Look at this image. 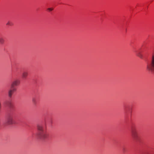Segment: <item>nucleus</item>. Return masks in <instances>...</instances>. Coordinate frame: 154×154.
I'll return each instance as SVG.
<instances>
[{"label": "nucleus", "mask_w": 154, "mask_h": 154, "mask_svg": "<svg viewBox=\"0 0 154 154\" xmlns=\"http://www.w3.org/2000/svg\"><path fill=\"white\" fill-rule=\"evenodd\" d=\"M38 131L36 135L37 137L40 139L45 140L48 139L49 138V134L46 131H44L43 127L41 125H38L37 126Z\"/></svg>", "instance_id": "nucleus-1"}, {"label": "nucleus", "mask_w": 154, "mask_h": 154, "mask_svg": "<svg viewBox=\"0 0 154 154\" xmlns=\"http://www.w3.org/2000/svg\"><path fill=\"white\" fill-rule=\"evenodd\" d=\"M20 83V81L19 80H16L14 81L12 83L10 90L9 91V96L11 97L14 92L16 91V88L14 86H17Z\"/></svg>", "instance_id": "nucleus-2"}, {"label": "nucleus", "mask_w": 154, "mask_h": 154, "mask_svg": "<svg viewBox=\"0 0 154 154\" xmlns=\"http://www.w3.org/2000/svg\"><path fill=\"white\" fill-rule=\"evenodd\" d=\"M146 70L154 74V54L152 55L151 62L147 64Z\"/></svg>", "instance_id": "nucleus-3"}, {"label": "nucleus", "mask_w": 154, "mask_h": 154, "mask_svg": "<svg viewBox=\"0 0 154 154\" xmlns=\"http://www.w3.org/2000/svg\"><path fill=\"white\" fill-rule=\"evenodd\" d=\"M15 122L13 116H11L8 118L6 122V125H11L15 124Z\"/></svg>", "instance_id": "nucleus-4"}, {"label": "nucleus", "mask_w": 154, "mask_h": 154, "mask_svg": "<svg viewBox=\"0 0 154 154\" xmlns=\"http://www.w3.org/2000/svg\"><path fill=\"white\" fill-rule=\"evenodd\" d=\"M131 131L133 137L135 140H137L138 136L135 127L134 126L132 127L131 128Z\"/></svg>", "instance_id": "nucleus-5"}, {"label": "nucleus", "mask_w": 154, "mask_h": 154, "mask_svg": "<svg viewBox=\"0 0 154 154\" xmlns=\"http://www.w3.org/2000/svg\"><path fill=\"white\" fill-rule=\"evenodd\" d=\"M28 75V72L27 71H24L22 74V77L23 79H26Z\"/></svg>", "instance_id": "nucleus-6"}, {"label": "nucleus", "mask_w": 154, "mask_h": 154, "mask_svg": "<svg viewBox=\"0 0 154 154\" xmlns=\"http://www.w3.org/2000/svg\"><path fill=\"white\" fill-rule=\"evenodd\" d=\"M135 54L137 56L139 57L140 58H143V55L140 52L138 51H136Z\"/></svg>", "instance_id": "nucleus-7"}, {"label": "nucleus", "mask_w": 154, "mask_h": 154, "mask_svg": "<svg viewBox=\"0 0 154 154\" xmlns=\"http://www.w3.org/2000/svg\"><path fill=\"white\" fill-rule=\"evenodd\" d=\"M13 23L11 21H8L6 24V25L8 26H12L13 25Z\"/></svg>", "instance_id": "nucleus-8"}, {"label": "nucleus", "mask_w": 154, "mask_h": 154, "mask_svg": "<svg viewBox=\"0 0 154 154\" xmlns=\"http://www.w3.org/2000/svg\"><path fill=\"white\" fill-rule=\"evenodd\" d=\"M37 100L35 98H33V99H32V102H33V103L34 104H36V103H37Z\"/></svg>", "instance_id": "nucleus-9"}, {"label": "nucleus", "mask_w": 154, "mask_h": 154, "mask_svg": "<svg viewBox=\"0 0 154 154\" xmlns=\"http://www.w3.org/2000/svg\"><path fill=\"white\" fill-rule=\"evenodd\" d=\"M53 10V8H48L47 9V10L49 12H50V11H52Z\"/></svg>", "instance_id": "nucleus-10"}, {"label": "nucleus", "mask_w": 154, "mask_h": 154, "mask_svg": "<svg viewBox=\"0 0 154 154\" xmlns=\"http://www.w3.org/2000/svg\"><path fill=\"white\" fill-rule=\"evenodd\" d=\"M8 105L10 107H12V104L11 102H9V103L8 104Z\"/></svg>", "instance_id": "nucleus-11"}]
</instances>
